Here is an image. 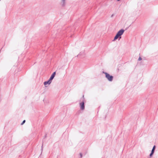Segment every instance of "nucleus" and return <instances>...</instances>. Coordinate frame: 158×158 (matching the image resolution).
Returning a JSON list of instances; mask_svg holds the SVG:
<instances>
[{"label": "nucleus", "instance_id": "obj_3", "mask_svg": "<svg viewBox=\"0 0 158 158\" xmlns=\"http://www.w3.org/2000/svg\"><path fill=\"white\" fill-rule=\"evenodd\" d=\"M103 73L105 74L106 77L109 81H112L113 79V76L110 75L109 74L107 73L103 72Z\"/></svg>", "mask_w": 158, "mask_h": 158}, {"label": "nucleus", "instance_id": "obj_7", "mask_svg": "<svg viewBox=\"0 0 158 158\" xmlns=\"http://www.w3.org/2000/svg\"><path fill=\"white\" fill-rule=\"evenodd\" d=\"M25 122H26V120H23V121L22 122L21 124V125H23L25 123Z\"/></svg>", "mask_w": 158, "mask_h": 158}, {"label": "nucleus", "instance_id": "obj_14", "mask_svg": "<svg viewBox=\"0 0 158 158\" xmlns=\"http://www.w3.org/2000/svg\"><path fill=\"white\" fill-rule=\"evenodd\" d=\"M120 0H117L118 1H120Z\"/></svg>", "mask_w": 158, "mask_h": 158}, {"label": "nucleus", "instance_id": "obj_6", "mask_svg": "<svg viewBox=\"0 0 158 158\" xmlns=\"http://www.w3.org/2000/svg\"><path fill=\"white\" fill-rule=\"evenodd\" d=\"M56 75V72H54L51 75L50 79L49 80H50L51 81H52V80L53 79L54 77H55Z\"/></svg>", "mask_w": 158, "mask_h": 158}, {"label": "nucleus", "instance_id": "obj_9", "mask_svg": "<svg viewBox=\"0 0 158 158\" xmlns=\"http://www.w3.org/2000/svg\"><path fill=\"white\" fill-rule=\"evenodd\" d=\"M43 145H42V146H41V150L42 151V152H41V154H40V155L42 154V151H43Z\"/></svg>", "mask_w": 158, "mask_h": 158}, {"label": "nucleus", "instance_id": "obj_5", "mask_svg": "<svg viewBox=\"0 0 158 158\" xmlns=\"http://www.w3.org/2000/svg\"><path fill=\"white\" fill-rule=\"evenodd\" d=\"M52 81H51L50 80H49L48 81H45L44 83V85L45 86V87H47V85H49L51 83Z\"/></svg>", "mask_w": 158, "mask_h": 158}, {"label": "nucleus", "instance_id": "obj_13", "mask_svg": "<svg viewBox=\"0 0 158 158\" xmlns=\"http://www.w3.org/2000/svg\"><path fill=\"white\" fill-rule=\"evenodd\" d=\"M63 2H64L65 0H62Z\"/></svg>", "mask_w": 158, "mask_h": 158}, {"label": "nucleus", "instance_id": "obj_12", "mask_svg": "<svg viewBox=\"0 0 158 158\" xmlns=\"http://www.w3.org/2000/svg\"><path fill=\"white\" fill-rule=\"evenodd\" d=\"M47 137V134H46L44 136V138H45Z\"/></svg>", "mask_w": 158, "mask_h": 158}, {"label": "nucleus", "instance_id": "obj_4", "mask_svg": "<svg viewBox=\"0 0 158 158\" xmlns=\"http://www.w3.org/2000/svg\"><path fill=\"white\" fill-rule=\"evenodd\" d=\"M156 146L155 145L153 146V147L152 148V150L151 152L149 155V156L150 157H152V156L153 154H154V152H155V150L156 149Z\"/></svg>", "mask_w": 158, "mask_h": 158}, {"label": "nucleus", "instance_id": "obj_8", "mask_svg": "<svg viewBox=\"0 0 158 158\" xmlns=\"http://www.w3.org/2000/svg\"><path fill=\"white\" fill-rule=\"evenodd\" d=\"M48 100V99H44L43 101H44V103H46V102H47Z\"/></svg>", "mask_w": 158, "mask_h": 158}, {"label": "nucleus", "instance_id": "obj_2", "mask_svg": "<svg viewBox=\"0 0 158 158\" xmlns=\"http://www.w3.org/2000/svg\"><path fill=\"white\" fill-rule=\"evenodd\" d=\"M124 32V30L123 29H121L119 31L115 36L114 39V40H117L119 37H120V38H121V37L120 36L122 35Z\"/></svg>", "mask_w": 158, "mask_h": 158}, {"label": "nucleus", "instance_id": "obj_11", "mask_svg": "<svg viewBox=\"0 0 158 158\" xmlns=\"http://www.w3.org/2000/svg\"><path fill=\"white\" fill-rule=\"evenodd\" d=\"M142 60V58L140 57H139V58L138 59V60L140 61L141 60Z\"/></svg>", "mask_w": 158, "mask_h": 158}, {"label": "nucleus", "instance_id": "obj_10", "mask_svg": "<svg viewBox=\"0 0 158 158\" xmlns=\"http://www.w3.org/2000/svg\"><path fill=\"white\" fill-rule=\"evenodd\" d=\"M80 156L81 158L82 157V154L81 153H80Z\"/></svg>", "mask_w": 158, "mask_h": 158}, {"label": "nucleus", "instance_id": "obj_1", "mask_svg": "<svg viewBox=\"0 0 158 158\" xmlns=\"http://www.w3.org/2000/svg\"><path fill=\"white\" fill-rule=\"evenodd\" d=\"M86 101L85 99H83L82 101L80 100V101L79 105L80 109L81 110H83L85 108V103L86 102Z\"/></svg>", "mask_w": 158, "mask_h": 158}]
</instances>
